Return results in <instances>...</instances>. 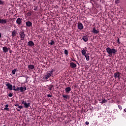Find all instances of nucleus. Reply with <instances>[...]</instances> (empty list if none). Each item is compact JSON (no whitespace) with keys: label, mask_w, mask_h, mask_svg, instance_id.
<instances>
[{"label":"nucleus","mask_w":126,"mask_h":126,"mask_svg":"<svg viewBox=\"0 0 126 126\" xmlns=\"http://www.w3.org/2000/svg\"><path fill=\"white\" fill-rule=\"evenodd\" d=\"M54 71H55V70L53 69H51L50 71H48L46 72V74L43 76V79L44 80H48V78L54 75V74L53 73Z\"/></svg>","instance_id":"f257e3e1"},{"label":"nucleus","mask_w":126,"mask_h":126,"mask_svg":"<svg viewBox=\"0 0 126 126\" xmlns=\"http://www.w3.org/2000/svg\"><path fill=\"white\" fill-rule=\"evenodd\" d=\"M106 52L108 54V55H109V56H113V55H115L117 52V49L111 48L110 47L106 48Z\"/></svg>","instance_id":"f03ea898"},{"label":"nucleus","mask_w":126,"mask_h":126,"mask_svg":"<svg viewBox=\"0 0 126 126\" xmlns=\"http://www.w3.org/2000/svg\"><path fill=\"white\" fill-rule=\"evenodd\" d=\"M19 36H20V38H21V40L22 41H24V38H25V37H26V34H25L24 32L21 31L19 33Z\"/></svg>","instance_id":"7ed1b4c3"},{"label":"nucleus","mask_w":126,"mask_h":126,"mask_svg":"<svg viewBox=\"0 0 126 126\" xmlns=\"http://www.w3.org/2000/svg\"><path fill=\"white\" fill-rule=\"evenodd\" d=\"M120 76H121V73L117 71L116 72L114 73V77L116 79V78H118L119 80H120Z\"/></svg>","instance_id":"20e7f679"},{"label":"nucleus","mask_w":126,"mask_h":126,"mask_svg":"<svg viewBox=\"0 0 126 126\" xmlns=\"http://www.w3.org/2000/svg\"><path fill=\"white\" fill-rule=\"evenodd\" d=\"M16 22L17 24L19 25V26H20V25H21L22 23V19L18 18V19H17Z\"/></svg>","instance_id":"39448f33"},{"label":"nucleus","mask_w":126,"mask_h":126,"mask_svg":"<svg viewBox=\"0 0 126 126\" xmlns=\"http://www.w3.org/2000/svg\"><path fill=\"white\" fill-rule=\"evenodd\" d=\"M27 45H28V47H30L31 48L32 47H33V46H34L35 44L34 43V42H33L32 41H29L28 42Z\"/></svg>","instance_id":"423d86ee"},{"label":"nucleus","mask_w":126,"mask_h":126,"mask_svg":"<svg viewBox=\"0 0 126 126\" xmlns=\"http://www.w3.org/2000/svg\"><path fill=\"white\" fill-rule=\"evenodd\" d=\"M7 23V20L6 19H0V24H2L3 25H4V24Z\"/></svg>","instance_id":"0eeeda50"},{"label":"nucleus","mask_w":126,"mask_h":126,"mask_svg":"<svg viewBox=\"0 0 126 126\" xmlns=\"http://www.w3.org/2000/svg\"><path fill=\"white\" fill-rule=\"evenodd\" d=\"M92 32L94 34H98V33H100L99 30H96V28L95 27L93 28V30L92 31Z\"/></svg>","instance_id":"6e6552de"},{"label":"nucleus","mask_w":126,"mask_h":126,"mask_svg":"<svg viewBox=\"0 0 126 126\" xmlns=\"http://www.w3.org/2000/svg\"><path fill=\"white\" fill-rule=\"evenodd\" d=\"M5 86L7 87V89H9L10 91L12 90V85L10 84V83L6 84Z\"/></svg>","instance_id":"1a4fd4ad"},{"label":"nucleus","mask_w":126,"mask_h":126,"mask_svg":"<svg viewBox=\"0 0 126 126\" xmlns=\"http://www.w3.org/2000/svg\"><path fill=\"white\" fill-rule=\"evenodd\" d=\"M77 27L79 30H82L83 29V25L81 23H78Z\"/></svg>","instance_id":"9d476101"},{"label":"nucleus","mask_w":126,"mask_h":126,"mask_svg":"<svg viewBox=\"0 0 126 126\" xmlns=\"http://www.w3.org/2000/svg\"><path fill=\"white\" fill-rule=\"evenodd\" d=\"M70 66L71 67V68H75L77 65L76 64L72 62L70 63Z\"/></svg>","instance_id":"9b49d317"},{"label":"nucleus","mask_w":126,"mask_h":126,"mask_svg":"<svg viewBox=\"0 0 126 126\" xmlns=\"http://www.w3.org/2000/svg\"><path fill=\"white\" fill-rule=\"evenodd\" d=\"M65 91L66 94H68V93H69V92H70V91H71V88H70V87H66L65 89Z\"/></svg>","instance_id":"f8f14e48"},{"label":"nucleus","mask_w":126,"mask_h":126,"mask_svg":"<svg viewBox=\"0 0 126 126\" xmlns=\"http://www.w3.org/2000/svg\"><path fill=\"white\" fill-rule=\"evenodd\" d=\"M26 25L27 27H31L32 26V22L30 21H27L26 22Z\"/></svg>","instance_id":"ddd939ff"},{"label":"nucleus","mask_w":126,"mask_h":126,"mask_svg":"<svg viewBox=\"0 0 126 126\" xmlns=\"http://www.w3.org/2000/svg\"><path fill=\"white\" fill-rule=\"evenodd\" d=\"M16 34H17V32H16V31H15V30H14L12 32L11 36H12V38H14V37H15V36H16Z\"/></svg>","instance_id":"4468645a"},{"label":"nucleus","mask_w":126,"mask_h":126,"mask_svg":"<svg viewBox=\"0 0 126 126\" xmlns=\"http://www.w3.org/2000/svg\"><path fill=\"white\" fill-rule=\"evenodd\" d=\"M82 39L84 42H88V36L87 35L83 36Z\"/></svg>","instance_id":"2eb2a0df"},{"label":"nucleus","mask_w":126,"mask_h":126,"mask_svg":"<svg viewBox=\"0 0 126 126\" xmlns=\"http://www.w3.org/2000/svg\"><path fill=\"white\" fill-rule=\"evenodd\" d=\"M24 108H25L26 109H28V108H29V107H30V103H27L26 102L24 104Z\"/></svg>","instance_id":"dca6fc26"},{"label":"nucleus","mask_w":126,"mask_h":126,"mask_svg":"<svg viewBox=\"0 0 126 126\" xmlns=\"http://www.w3.org/2000/svg\"><path fill=\"white\" fill-rule=\"evenodd\" d=\"M2 50L3 53H7V52H8V48H7V47L6 46L3 47Z\"/></svg>","instance_id":"f3484780"},{"label":"nucleus","mask_w":126,"mask_h":126,"mask_svg":"<svg viewBox=\"0 0 126 126\" xmlns=\"http://www.w3.org/2000/svg\"><path fill=\"white\" fill-rule=\"evenodd\" d=\"M62 96L64 98V100H66L67 99H68L69 98V95L67 94H63Z\"/></svg>","instance_id":"a211bd4d"},{"label":"nucleus","mask_w":126,"mask_h":126,"mask_svg":"<svg viewBox=\"0 0 126 126\" xmlns=\"http://www.w3.org/2000/svg\"><path fill=\"white\" fill-rule=\"evenodd\" d=\"M28 68L30 69H34V68H35V67L32 64H30V65H28Z\"/></svg>","instance_id":"6ab92c4d"},{"label":"nucleus","mask_w":126,"mask_h":126,"mask_svg":"<svg viewBox=\"0 0 126 126\" xmlns=\"http://www.w3.org/2000/svg\"><path fill=\"white\" fill-rule=\"evenodd\" d=\"M82 55H83V56H85L87 55V54H86V50L85 49H83L82 50Z\"/></svg>","instance_id":"aec40b11"},{"label":"nucleus","mask_w":126,"mask_h":126,"mask_svg":"<svg viewBox=\"0 0 126 126\" xmlns=\"http://www.w3.org/2000/svg\"><path fill=\"white\" fill-rule=\"evenodd\" d=\"M53 87H54V85H49L48 86V89L50 90V91H52V89H53Z\"/></svg>","instance_id":"412c9836"},{"label":"nucleus","mask_w":126,"mask_h":126,"mask_svg":"<svg viewBox=\"0 0 126 126\" xmlns=\"http://www.w3.org/2000/svg\"><path fill=\"white\" fill-rule=\"evenodd\" d=\"M49 44L50 45V46H53V45H55V43L53 40H51V42H49Z\"/></svg>","instance_id":"4be33fe9"},{"label":"nucleus","mask_w":126,"mask_h":126,"mask_svg":"<svg viewBox=\"0 0 126 126\" xmlns=\"http://www.w3.org/2000/svg\"><path fill=\"white\" fill-rule=\"evenodd\" d=\"M20 92H21V93H23V92H24V87H21L20 88Z\"/></svg>","instance_id":"5701e85b"},{"label":"nucleus","mask_w":126,"mask_h":126,"mask_svg":"<svg viewBox=\"0 0 126 126\" xmlns=\"http://www.w3.org/2000/svg\"><path fill=\"white\" fill-rule=\"evenodd\" d=\"M85 57L86 59V61H87V62H88V61H89L90 60V59L89 58V56H88V55H85Z\"/></svg>","instance_id":"b1692460"},{"label":"nucleus","mask_w":126,"mask_h":126,"mask_svg":"<svg viewBox=\"0 0 126 126\" xmlns=\"http://www.w3.org/2000/svg\"><path fill=\"white\" fill-rule=\"evenodd\" d=\"M8 104H6L5 106V108H4V110H5L6 111H9V108H8Z\"/></svg>","instance_id":"393cba45"},{"label":"nucleus","mask_w":126,"mask_h":126,"mask_svg":"<svg viewBox=\"0 0 126 126\" xmlns=\"http://www.w3.org/2000/svg\"><path fill=\"white\" fill-rule=\"evenodd\" d=\"M16 71H17V69H14L12 71V74H13V75L15 74Z\"/></svg>","instance_id":"a878e982"},{"label":"nucleus","mask_w":126,"mask_h":126,"mask_svg":"<svg viewBox=\"0 0 126 126\" xmlns=\"http://www.w3.org/2000/svg\"><path fill=\"white\" fill-rule=\"evenodd\" d=\"M0 5H4V1L0 0Z\"/></svg>","instance_id":"bb28decb"},{"label":"nucleus","mask_w":126,"mask_h":126,"mask_svg":"<svg viewBox=\"0 0 126 126\" xmlns=\"http://www.w3.org/2000/svg\"><path fill=\"white\" fill-rule=\"evenodd\" d=\"M64 53L66 55V56H68V51L67 50L65 49L64 51Z\"/></svg>","instance_id":"cd10ccee"},{"label":"nucleus","mask_w":126,"mask_h":126,"mask_svg":"<svg viewBox=\"0 0 126 126\" xmlns=\"http://www.w3.org/2000/svg\"><path fill=\"white\" fill-rule=\"evenodd\" d=\"M21 102L23 105H24L26 103H27L26 101L24 100V99L22 100Z\"/></svg>","instance_id":"c85d7f7f"},{"label":"nucleus","mask_w":126,"mask_h":126,"mask_svg":"<svg viewBox=\"0 0 126 126\" xmlns=\"http://www.w3.org/2000/svg\"><path fill=\"white\" fill-rule=\"evenodd\" d=\"M106 102H107V100L106 99H102V101L101 102V103H102V104H104V103H106Z\"/></svg>","instance_id":"c756f323"},{"label":"nucleus","mask_w":126,"mask_h":126,"mask_svg":"<svg viewBox=\"0 0 126 126\" xmlns=\"http://www.w3.org/2000/svg\"><path fill=\"white\" fill-rule=\"evenodd\" d=\"M20 91V87H17L15 90V91Z\"/></svg>","instance_id":"7c9ffc66"},{"label":"nucleus","mask_w":126,"mask_h":126,"mask_svg":"<svg viewBox=\"0 0 126 126\" xmlns=\"http://www.w3.org/2000/svg\"><path fill=\"white\" fill-rule=\"evenodd\" d=\"M72 62H75L76 63H77V64H79V63H78V62L76 61H75V60H73L72 59Z\"/></svg>","instance_id":"2f4dec72"},{"label":"nucleus","mask_w":126,"mask_h":126,"mask_svg":"<svg viewBox=\"0 0 126 126\" xmlns=\"http://www.w3.org/2000/svg\"><path fill=\"white\" fill-rule=\"evenodd\" d=\"M15 86H13L12 88V90H14V91H15Z\"/></svg>","instance_id":"473e14b6"},{"label":"nucleus","mask_w":126,"mask_h":126,"mask_svg":"<svg viewBox=\"0 0 126 126\" xmlns=\"http://www.w3.org/2000/svg\"><path fill=\"white\" fill-rule=\"evenodd\" d=\"M117 42L118 43V45H120V44H121V42H120V38L118 39Z\"/></svg>","instance_id":"72a5a7b5"},{"label":"nucleus","mask_w":126,"mask_h":126,"mask_svg":"<svg viewBox=\"0 0 126 126\" xmlns=\"http://www.w3.org/2000/svg\"><path fill=\"white\" fill-rule=\"evenodd\" d=\"M8 96H9V97H12V96H13V95L12 94V93H10V94H8Z\"/></svg>","instance_id":"f704fd0d"},{"label":"nucleus","mask_w":126,"mask_h":126,"mask_svg":"<svg viewBox=\"0 0 126 126\" xmlns=\"http://www.w3.org/2000/svg\"><path fill=\"white\" fill-rule=\"evenodd\" d=\"M118 108L119 109H120V110H122V109H123V108L122 107V106L120 105H118Z\"/></svg>","instance_id":"c9c22d12"},{"label":"nucleus","mask_w":126,"mask_h":126,"mask_svg":"<svg viewBox=\"0 0 126 126\" xmlns=\"http://www.w3.org/2000/svg\"><path fill=\"white\" fill-rule=\"evenodd\" d=\"M85 125H86L87 126H88V125H89V122L88 121H86L85 122Z\"/></svg>","instance_id":"e433bc0d"},{"label":"nucleus","mask_w":126,"mask_h":126,"mask_svg":"<svg viewBox=\"0 0 126 126\" xmlns=\"http://www.w3.org/2000/svg\"><path fill=\"white\" fill-rule=\"evenodd\" d=\"M18 108H19V109H23V106L20 105V106H18Z\"/></svg>","instance_id":"4c0bfd02"},{"label":"nucleus","mask_w":126,"mask_h":126,"mask_svg":"<svg viewBox=\"0 0 126 126\" xmlns=\"http://www.w3.org/2000/svg\"><path fill=\"white\" fill-rule=\"evenodd\" d=\"M47 97H48V98H51L52 95H51V94H48V95H47Z\"/></svg>","instance_id":"58836bf2"},{"label":"nucleus","mask_w":126,"mask_h":126,"mask_svg":"<svg viewBox=\"0 0 126 126\" xmlns=\"http://www.w3.org/2000/svg\"><path fill=\"white\" fill-rule=\"evenodd\" d=\"M27 88H26V87H24V91H25L26 90H27Z\"/></svg>","instance_id":"ea45409f"},{"label":"nucleus","mask_w":126,"mask_h":126,"mask_svg":"<svg viewBox=\"0 0 126 126\" xmlns=\"http://www.w3.org/2000/svg\"><path fill=\"white\" fill-rule=\"evenodd\" d=\"M15 107H19V104L18 103L15 104Z\"/></svg>","instance_id":"a19ab883"},{"label":"nucleus","mask_w":126,"mask_h":126,"mask_svg":"<svg viewBox=\"0 0 126 126\" xmlns=\"http://www.w3.org/2000/svg\"><path fill=\"white\" fill-rule=\"evenodd\" d=\"M9 53L10 54H12V51L11 49L9 50Z\"/></svg>","instance_id":"79ce46f5"},{"label":"nucleus","mask_w":126,"mask_h":126,"mask_svg":"<svg viewBox=\"0 0 126 126\" xmlns=\"http://www.w3.org/2000/svg\"><path fill=\"white\" fill-rule=\"evenodd\" d=\"M29 16H31V14L30 12H29Z\"/></svg>","instance_id":"37998d69"},{"label":"nucleus","mask_w":126,"mask_h":126,"mask_svg":"<svg viewBox=\"0 0 126 126\" xmlns=\"http://www.w3.org/2000/svg\"><path fill=\"white\" fill-rule=\"evenodd\" d=\"M7 49H8V51L9 50H10V48H9V47H8V48H7Z\"/></svg>","instance_id":"c03bdc74"},{"label":"nucleus","mask_w":126,"mask_h":126,"mask_svg":"<svg viewBox=\"0 0 126 126\" xmlns=\"http://www.w3.org/2000/svg\"><path fill=\"white\" fill-rule=\"evenodd\" d=\"M0 38H1V33H0Z\"/></svg>","instance_id":"a18cd8bd"},{"label":"nucleus","mask_w":126,"mask_h":126,"mask_svg":"<svg viewBox=\"0 0 126 126\" xmlns=\"http://www.w3.org/2000/svg\"><path fill=\"white\" fill-rule=\"evenodd\" d=\"M17 111H18V112H19L20 111V109H17Z\"/></svg>","instance_id":"49530a36"},{"label":"nucleus","mask_w":126,"mask_h":126,"mask_svg":"<svg viewBox=\"0 0 126 126\" xmlns=\"http://www.w3.org/2000/svg\"><path fill=\"white\" fill-rule=\"evenodd\" d=\"M5 126V125H4V126Z\"/></svg>","instance_id":"de8ad7c7"}]
</instances>
